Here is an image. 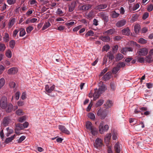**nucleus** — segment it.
Instances as JSON below:
<instances>
[{"label": "nucleus", "mask_w": 153, "mask_h": 153, "mask_svg": "<svg viewBox=\"0 0 153 153\" xmlns=\"http://www.w3.org/2000/svg\"><path fill=\"white\" fill-rule=\"evenodd\" d=\"M103 101H104L103 100H100L96 103V106L97 107L101 106L103 104Z\"/></svg>", "instance_id": "nucleus-49"}, {"label": "nucleus", "mask_w": 153, "mask_h": 153, "mask_svg": "<svg viewBox=\"0 0 153 153\" xmlns=\"http://www.w3.org/2000/svg\"><path fill=\"white\" fill-rule=\"evenodd\" d=\"M94 34V33L93 31L91 30H89L85 34V36L86 37L88 36H93Z\"/></svg>", "instance_id": "nucleus-37"}, {"label": "nucleus", "mask_w": 153, "mask_h": 153, "mask_svg": "<svg viewBox=\"0 0 153 153\" xmlns=\"http://www.w3.org/2000/svg\"><path fill=\"white\" fill-rule=\"evenodd\" d=\"M152 57L149 55L148 56H146V61L148 63H150L152 62Z\"/></svg>", "instance_id": "nucleus-41"}, {"label": "nucleus", "mask_w": 153, "mask_h": 153, "mask_svg": "<svg viewBox=\"0 0 153 153\" xmlns=\"http://www.w3.org/2000/svg\"><path fill=\"white\" fill-rule=\"evenodd\" d=\"M75 7V4L74 3H71L69 6V11L70 12L73 11Z\"/></svg>", "instance_id": "nucleus-36"}, {"label": "nucleus", "mask_w": 153, "mask_h": 153, "mask_svg": "<svg viewBox=\"0 0 153 153\" xmlns=\"http://www.w3.org/2000/svg\"><path fill=\"white\" fill-rule=\"evenodd\" d=\"M19 31V29H17L16 30H15L13 31V37H16V35L17 34V33Z\"/></svg>", "instance_id": "nucleus-64"}, {"label": "nucleus", "mask_w": 153, "mask_h": 153, "mask_svg": "<svg viewBox=\"0 0 153 153\" xmlns=\"http://www.w3.org/2000/svg\"><path fill=\"white\" fill-rule=\"evenodd\" d=\"M5 81L4 78H2L0 79V88H1L4 85Z\"/></svg>", "instance_id": "nucleus-44"}, {"label": "nucleus", "mask_w": 153, "mask_h": 153, "mask_svg": "<svg viewBox=\"0 0 153 153\" xmlns=\"http://www.w3.org/2000/svg\"><path fill=\"white\" fill-rule=\"evenodd\" d=\"M10 119L9 117H5L3 120V123L5 126H6L8 125L10 121Z\"/></svg>", "instance_id": "nucleus-15"}, {"label": "nucleus", "mask_w": 153, "mask_h": 153, "mask_svg": "<svg viewBox=\"0 0 153 153\" xmlns=\"http://www.w3.org/2000/svg\"><path fill=\"white\" fill-rule=\"evenodd\" d=\"M15 18H12L9 22L8 24V28H11L14 24L15 22Z\"/></svg>", "instance_id": "nucleus-31"}, {"label": "nucleus", "mask_w": 153, "mask_h": 153, "mask_svg": "<svg viewBox=\"0 0 153 153\" xmlns=\"http://www.w3.org/2000/svg\"><path fill=\"white\" fill-rule=\"evenodd\" d=\"M6 55L8 58H10L12 56V53L10 50H9L6 52Z\"/></svg>", "instance_id": "nucleus-48"}, {"label": "nucleus", "mask_w": 153, "mask_h": 153, "mask_svg": "<svg viewBox=\"0 0 153 153\" xmlns=\"http://www.w3.org/2000/svg\"><path fill=\"white\" fill-rule=\"evenodd\" d=\"M120 70V69L117 65L116 67H114L113 68L112 72L113 73L116 74Z\"/></svg>", "instance_id": "nucleus-43"}, {"label": "nucleus", "mask_w": 153, "mask_h": 153, "mask_svg": "<svg viewBox=\"0 0 153 153\" xmlns=\"http://www.w3.org/2000/svg\"><path fill=\"white\" fill-rule=\"evenodd\" d=\"M94 15V12L93 10H91L89 13H86L85 14L86 17L87 19L92 18Z\"/></svg>", "instance_id": "nucleus-19"}, {"label": "nucleus", "mask_w": 153, "mask_h": 153, "mask_svg": "<svg viewBox=\"0 0 153 153\" xmlns=\"http://www.w3.org/2000/svg\"><path fill=\"white\" fill-rule=\"evenodd\" d=\"M91 5L89 4H87L86 5H82L80 7V9L83 10L85 11L88 10L91 8Z\"/></svg>", "instance_id": "nucleus-20"}, {"label": "nucleus", "mask_w": 153, "mask_h": 153, "mask_svg": "<svg viewBox=\"0 0 153 153\" xmlns=\"http://www.w3.org/2000/svg\"><path fill=\"white\" fill-rule=\"evenodd\" d=\"M111 137V133H109L105 135L104 138V141L105 143L106 146H110L109 143L110 142V140Z\"/></svg>", "instance_id": "nucleus-7"}, {"label": "nucleus", "mask_w": 153, "mask_h": 153, "mask_svg": "<svg viewBox=\"0 0 153 153\" xmlns=\"http://www.w3.org/2000/svg\"><path fill=\"white\" fill-rule=\"evenodd\" d=\"M148 51L146 48H141L137 52V53L139 56H145L148 53Z\"/></svg>", "instance_id": "nucleus-5"}, {"label": "nucleus", "mask_w": 153, "mask_h": 153, "mask_svg": "<svg viewBox=\"0 0 153 153\" xmlns=\"http://www.w3.org/2000/svg\"><path fill=\"white\" fill-rule=\"evenodd\" d=\"M122 33L123 35H129L130 34V30L128 27L125 28L122 30Z\"/></svg>", "instance_id": "nucleus-22"}, {"label": "nucleus", "mask_w": 153, "mask_h": 153, "mask_svg": "<svg viewBox=\"0 0 153 153\" xmlns=\"http://www.w3.org/2000/svg\"><path fill=\"white\" fill-rule=\"evenodd\" d=\"M33 29V27L31 26L27 27L26 28V31L27 33H30Z\"/></svg>", "instance_id": "nucleus-54"}, {"label": "nucleus", "mask_w": 153, "mask_h": 153, "mask_svg": "<svg viewBox=\"0 0 153 153\" xmlns=\"http://www.w3.org/2000/svg\"><path fill=\"white\" fill-rule=\"evenodd\" d=\"M140 7V5L139 3H137L134 4V6L132 8V10L133 11H135L137 9Z\"/></svg>", "instance_id": "nucleus-51"}, {"label": "nucleus", "mask_w": 153, "mask_h": 153, "mask_svg": "<svg viewBox=\"0 0 153 153\" xmlns=\"http://www.w3.org/2000/svg\"><path fill=\"white\" fill-rule=\"evenodd\" d=\"M26 117L25 116L20 117L18 120V121L21 123L23 122L26 120Z\"/></svg>", "instance_id": "nucleus-56"}, {"label": "nucleus", "mask_w": 153, "mask_h": 153, "mask_svg": "<svg viewBox=\"0 0 153 153\" xmlns=\"http://www.w3.org/2000/svg\"><path fill=\"white\" fill-rule=\"evenodd\" d=\"M99 87L98 89L97 88L94 89V92L93 95L94 100H95L100 97L101 94L104 92L105 89V85L103 84V82H101L98 84Z\"/></svg>", "instance_id": "nucleus-1"}, {"label": "nucleus", "mask_w": 153, "mask_h": 153, "mask_svg": "<svg viewBox=\"0 0 153 153\" xmlns=\"http://www.w3.org/2000/svg\"><path fill=\"white\" fill-rule=\"evenodd\" d=\"M138 42L142 44H144L147 42V41L143 38H141L139 39Z\"/></svg>", "instance_id": "nucleus-47"}, {"label": "nucleus", "mask_w": 153, "mask_h": 153, "mask_svg": "<svg viewBox=\"0 0 153 153\" xmlns=\"http://www.w3.org/2000/svg\"><path fill=\"white\" fill-rule=\"evenodd\" d=\"M140 29V25L138 24H136L134 27V31L136 33H138Z\"/></svg>", "instance_id": "nucleus-29"}, {"label": "nucleus", "mask_w": 153, "mask_h": 153, "mask_svg": "<svg viewBox=\"0 0 153 153\" xmlns=\"http://www.w3.org/2000/svg\"><path fill=\"white\" fill-rule=\"evenodd\" d=\"M6 111L7 113L11 112L13 110V106L11 103H8L6 107Z\"/></svg>", "instance_id": "nucleus-14"}, {"label": "nucleus", "mask_w": 153, "mask_h": 153, "mask_svg": "<svg viewBox=\"0 0 153 153\" xmlns=\"http://www.w3.org/2000/svg\"><path fill=\"white\" fill-rule=\"evenodd\" d=\"M76 23H75L74 22L72 21L66 23L65 25L68 28H69L71 27L74 25L76 24Z\"/></svg>", "instance_id": "nucleus-35"}, {"label": "nucleus", "mask_w": 153, "mask_h": 153, "mask_svg": "<svg viewBox=\"0 0 153 153\" xmlns=\"http://www.w3.org/2000/svg\"><path fill=\"white\" fill-rule=\"evenodd\" d=\"M111 88L113 91H114L116 88V83L111 82L110 83Z\"/></svg>", "instance_id": "nucleus-38"}, {"label": "nucleus", "mask_w": 153, "mask_h": 153, "mask_svg": "<svg viewBox=\"0 0 153 153\" xmlns=\"http://www.w3.org/2000/svg\"><path fill=\"white\" fill-rule=\"evenodd\" d=\"M8 104L7 97L5 96L2 97L0 101L1 108L2 109H6Z\"/></svg>", "instance_id": "nucleus-2"}, {"label": "nucleus", "mask_w": 153, "mask_h": 153, "mask_svg": "<svg viewBox=\"0 0 153 153\" xmlns=\"http://www.w3.org/2000/svg\"><path fill=\"white\" fill-rule=\"evenodd\" d=\"M133 50V48L132 47L123 48L121 50V52L123 54H125L128 52L132 51Z\"/></svg>", "instance_id": "nucleus-10"}, {"label": "nucleus", "mask_w": 153, "mask_h": 153, "mask_svg": "<svg viewBox=\"0 0 153 153\" xmlns=\"http://www.w3.org/2000/svg\"><path fill=\"white\" fill-rule=\"evenodd\" d=\"M115 32V30L114 28L109 29L105 32V33H106L108 35H112L114 34Z\"/></svg>", "instance_id": "nucleus-30"}, {"label": "nucleus", "mask_w": 153, "mask_h": 153, "mask_svg": "<svg viewBox=\"0 0 153 153\" xmlns=\"http://www.w3.org/2000/svg\"><path fill=\"white\" fill-rule=\"evenodd\" d=\"M132 58L131 57H128L125 60V61L127 63V65L129 66V64H128L129 62L132 60Z\"/></svg>", "instance_id": "nucleus-57"}, {"label": "nucleus", "mask_w": 153, "mask_h": 153, "mask_svg": "<svg viewBox=\"0 0 153 153\" xmlns=\"http://www.w3.org/2000/svg\"><path fill=\"white\" fill-rule=\"evenodd\" d=\"M106 56L107 59L108 58L109 60V61L112 60V59H114V58L113 54L111 52H108L107 53V55Z\"/></svg>", "instance_id": "nucleus-23"}, {"label": "nucleus", "mask_w": 153, "mask_h": 153, "mask_svg": "<svg viewBox=\"0 0 153 153\" xmlns=\"http://www.w3.org/2000/svg\"><path fill=\"white\" fill-rule=\"evenodd\" d=\"M149 16V13L148 12H145L144 13L143 15V19H145L147 18Z\"/></svg>", "instance_id": "nucleus-61"}, {"label": "nucleus", "mask_w": 153, "mask_h": 153, "mask_svg": "<svg viewBox=\"0 0 153 153\" xmlns=\"http://www.w3.org/2000/svg\"><path fill=\"white\" fill-rule=\"evenodd\" d=\"M6 48L5 44L3 43L0 44V51H3Z\"/></svg>", "instance_id": "nucleus-46"}, {"label": "nucleus", "mask_w": 153, "mask_h": 153, "mask_svg": "<svg viewBox=\"0 0 153 153\" xmlns=\"http://www.w3.org/2000/svg\"><path fill=\"white\" fill-rule=\"evenodd\" d=\"M103 145L102 140L99 138H97L95 140V145H94L97 148L101 147Z\"/></svg>", "instance_id": "nucleus-11"}, {"label": "nucleus", "mask_w": 153, "mask_h": 153, "mask_svg": "<svg viewBox=\"0 0 153 153\" xmlns=\"http://www.w3.org/2000/svg\"><path fill=\"white\" fill-rule=\"evenodd\" d=\"M126 65V64L123 62H120L117 65V67L119 68L120 69L121 68H124Z\"/></svg>", "instance_id": "nucleus-33"}, {"label": "nucleus", "mask_w": 153, "mask_h": 153, "mask_svg": "<svg viewBox=\"0 0 153 153\" xmlns=\"http://www.w3.org/2000/svg\"><path fill=\"white\" fill-rule=\"evenodd\" d=\"M16 0H7V2L9 4L12 5L16 3Z\"/></svg>", "instance_id": "nucleus-58"}, {"label": "nucleus", "mask_w": 153, "mask_h": 153, "mask_svg": "<svg viewBox=\"0 0 153 153\" xmlns=\"http://www.w3.org/2000/svg\"><path fill=\"white\" fill-rule=\"evenodd\" d=\"M123 58V55L120 53H119L116 56L115 59L117 61H119L122 59Z\"/></svg>", "instance_id": "nucleus-27"}, {"label": "nucleus", "mask_w": 153, "mask_h": 153, "mask_svg": "<svg viewBox=\"0 0 153 153\" xmlns=\"http://www.w3.org/2000/svg\"><path fill=\"white\" fill-rule=\"evenodd\" d=\"M126 23V20L125 19H123L118 21L116 23V25L118 27H120L124 25Z\"/></svg>", "instance_id": "nucleus-9"}, {"label": "nucleus", "mask_w": 153, "mask_h": 153, "mask_svg": "<svg viewBox=\"0 0 153 153\" xmlns=\"http://www.w3.org/2000/svg\"><path fill=\"white\" fill-rule=\"evenodd\" d=\"M103 123H100L99 126V128L100 133L102 134L104 132L107 131L109 128V126L108 125H105L103 127Z\"/></svg>", "instance_id": "nucleus-3"}, {"label": "nucleus", "mask_w": 153, "mask_h": 153, "mask_svg": "<svg viewBox=\"0 0 153 153\" xmlns=\"http://www.w3.org/2000/svg\"><path fill=\"white\" fill-rule=\"evenodd\" d=\"M16 114L19 116L22 115L24 114V112L22 110L18 109L16 112Z\"/></svg>", "instance_id": "nucleus-40"}, {"label": "nucleus", "mask_w": 153, "mask_h": 153, "mask_svg": "<svg viewBox=\"0 0 153 153\" xmlns=\"http://www.w3.org/2000/svg\"><path fill=\"white\" fill-rule=\"evenodd\" d=\"M114 148L115 152L116 153H120V152L121 149L119 142L117 143L114 145Z\"/></svg>", "instance_id": "nucleus-12"}, {"label": "nucleus", "mask_w": 153, "mask_h": 153, "mask_svg": "<svg viewBox=\"0 0 153 153\" xmlns=\"http://www.w3.org/2000/svg\"><path fill=\"white\" fill-rule=\"evenodd\" d=\"M137 61L141 63L144 62L145 61V59L143 57H140L139 56H137Z\"/></svg>", "instance_id": "nucleus-42"}, {"label": "nucleus", "mask_w": 153, "mask_h": 153, "mask_svg": "<svg viewBox=\"0 0 153 153\" xmlns=\"http://www.w3.org/2000/svg\"><path fill=\"white\" fill-rule=\"evenodd\" d=\"M16 136V135L14 134L11 137L7 138L4 141V143L6 144H8L10 142L13 140L15 138Z\"/></svg>", "instance_id": "nucleus-21"}, {"label": "nucleus", "mask_w": 153, "mask_h": 153, "mask_svg": "<svg viewBox=\"0 0 153 153\" xmlns=\"http://www.w3.org/2000/svg\"><path fill=\"white\" fill-rule=\"evenodd\" d=\"M89 131L93 135L95 136L97 134V130L94 126Z\"/></svg>", "instance_id": "nucleus-25"}, {"label": "nucleus", "mask_w": 153, "mask_h": 153, "mask_svg": "<svg viewBox=\"0 0 153 153\" xmlns=\"http://www.w3.org/2000/svg\"><path fill=\"white\" fill-rule=\"evenodd\" d=\"M82 27V25H79L77 27H75L73 29V31L74 32H76L79 29L81 28Z\"/></svg>", "instance_id": "nucleus-53"}, {"label": "nucleus", "mask_w": 153, "mask_h": 153, "mask_svg": "<svg viewBox=\"0 0 153 153\" xmlns=\"http://www.w3.org/2000/svg\"><path fill=\"white\" fill-rule=\"evenodd\" d=\"M9 39L10 37L9 34L7 33H5L3 37L4 41L6 43L8 42L9 40Z\"/></svg>", "instance_id": "nucleus-24"}, {"label": "nucleus", "mask_w": 153, "mask_h": 153, "mask_svg": "<svg viewBox=\"0 0 153 153\" xmlns=\"http://www.w3.org/2000/svg\"><path fill=\"white\" fill-rule=\"evenodd\" d=\"M9 85L10 88H14L16 86V83L13 82H10Z\"/></svg>", "instance_id": "nucleus-62"}, {"label": "nucleus", "mask_w": 153, "mask_h": 153, "mask_svg": "<svg viewBox=\"0 0 153 153\" xmlns=\"http://www.w3.org/2000/svg\"><path fill=\"white\" fill-rule=\"evenodd\" d=\"M153 10V4H151L148 5L147 8V10L150 12L152 11Z\"/></svg>", "instance_id": "nucleus-52"}, {"label": "nucleus", "mask_w": 153, "mask_h": 153, "mask_svg": "<svg viewBox=\"0 0 153 153\" xmlns=\"http://www.w3.org/2000/svg\"><path fill=\"white\" fill-rule=\"evenodd\" d=\"M5 69V67L2 65H0V74H2Z\"/></svg>", "instance_id": "nucleus-60"}, {"label": "nucleus", "mask_w": 153, "mask_h": 153, "mask_svg": "<svg viewBox=\"0 0 153 153\" xmlns=\"http://www.w3.org/2000/svg\"><path fill=\"white\" fill-rule=\"evenodd\" d=\"M100 39L104 42H108L110 40V38L108 36H101L100 37Z\"/></svg>", "instance_id": "nucleus-16"}, {"label": "nucleus", "mask_w": 153, "mask_h": 153, "mask_svg": "<svg viewBox=\"0 0 153 153\" xmlns=\"http://www.w3.org/2000/svg\"><path fill=\"white\" fill-rule=\"evenodd\" d=\"M113 140H115L117 139V134L116 132H114L112 134Z\"/></svg>", "instance_id": "nucleus-55"}, {"label": "nucleus", "mask_w": 153, "mask_h": 153, "mask_svg": "<svg viewBox=\"0 0 153 153\" xmlns=\"http://www.w3.org/2000/svg\"><path fill=\"white\" fill-rule=\"evenodd\" d=\"M15 42L14 40H11L9 42V45L10 47L12 48H13L15 45Z\"/></svg>", "instance_id": "nucleus-45"}, {"label": "nucleus", "mask_w": 153, "mask_h": 153, "mask_svg": "<svg viewBox=\"0 0 153 153\" xmlns=\"http://www.w3.org/2000/svg\"><path fill=\"white\" fill-rule=\"evenodd\" d=\"M111 72L110 71L108 72L102 77V79L104 81H106L109 80L111 77Z\"/></svg>", "instance_id": "nucleus-13"}, {"label": "nucleus", "mask_w": 153, "mask_h": 153, "mask_svg": "<svg viewBox=\"0 0 153 153\" xmlns=\"http://www.w3.org/2000/svg\"><path fill=\"white\" fill-rule=\"evenodd\" d=\"M19 30L20 31L19 36H23L26 33L25 29L23 28H21L19 29Z\"/></svg>", "instance_id": "nucleus-34"}, {"label": "nucleus", "mask_w": 153, "mask_h": 153, "mask_svg": "<svg viewBox=\"0 0 153 153\" xmlns=\"http://www.w3.org/2000/svg\"><path fill=\"white\" fill-rule=\"evenodd\" d=\"M107 7V5L106 4H101L97 6L95 9L97 10H100L106 8Z\"/></svg>", "instance_id": "nucleus-18"}, {"label": "nucleus", "mask_w": 153, "mask_h": 153, "mask_svg": "<svg viewBox=\"0 0 153 153\" xmlns=\"http://www.w3.org/2000/svg\"><path fill=\"white\" fill-rule=\"evenodd\" d=\"M88 117L91 119L92 120H94L95 119V116L94 114L92 113H90L88 115Z\"/></svg>", "instance_id": "nucleus-50"}, {"label": "nucleus", "mask_w": 153, "mask_h": 153, "mask_svg": "<svg viewBox=\"0 0 153 153\" xmlns=\"http://www.w3.org/2000/svg\"><path fill=\"white\" fill-rule=\"evenodd\" d=\"M23 126L22 124L20 123H18L16 125V128L17 130H22L24 129V127Z\"/></svg>", "instance_id": "nucleus-32"}, {"label": "nucleus", "mask_w": 153, "mask_h": 153, "mask_svg": "<svg viewBox=\"0 0 153 153\" xmlns=\"http://www.w3.org/2000/svg\"><path fill=\"white\" fill-rule=\"evenodd\" d=\"M110 47L108 45H104L102 48V51H108L110 49Z\"/></svg>", "instance_id": "nucleus-39"}, {"label": "nucleus", "mask_w": 153, "mask_h": 153, "mask_svg": "<svg viewBox=\"0 0 153 153\" xmlns=\"http://www.w3.org/2000/svg\"><path fill=\"white\" fill-rule=\"evenodd\" d=\"M119 15L120 14L116 13L115 10L111 12V17L112 18H117L119 16Z\"/></svg>", "instance_id": "nucleus-28"}, {"label": "nucleus", "mask_w": 153, "mask_h": 153, "mask_svg": "<svg viewBox=\"0 0 153 153\" xmlns=\"http://www.w3.org/2000/svg\"><path fill=\"white\" fill-rule=\"evenodd\" d=\"M25 138V137L24 136H22L20 137L19 138L18 142L19 143H21L23 140H24Z\"/></svg>", "instance_id": "nucleus-63"}, {"label": "nucleus", "mask_w": 153, "mask_h": 153, "mask_svg": "<svg viewBox=\"0 0 153 153\" xmlns=\"http://www.w3.org/2000/svg\"><path fill=\"white\" fill-rule=\"evenodd\" d=\"M122 38L120 36H116L114 37V39L115 41H119Z\"/></svg>", "instance_id": "nucleus-59"}, {"label": "nucleus", "mask_w": 153, "mask_h": 153, "mask_svg": "<svg viewBox=\"0 0 153 153\" xmlns=\"http://www.w3.org/2000/svg\"><path fill=\"white\" fill-rule=\"evenodd\" d=\"M97 114L100 116L101 119H104L107 115V113L105 110H102L101 109H99L97 111Z\"/></svg>", "instance_id": "nucleus-4"}, {"label": "nucleus", "mask_w": 153, "mask_h": 153, "mask_svg": "<svg viewBox=\"0 0 153 153\" xmlns=\"http://www.w3.org/2000/svg\"><path fill=\"white\" fill-rule=\"evenodd\" d=\"M113 105V102L111 101L108 100L104 104L105 107L106 108H108L110 107Z\"/></svg>", "instance_id": "nucleus-26"}, {"label": "nucleus", "mask_w": 153, "mask_h": 153, "mask_svg": "<svg viewBox=\"0 0 153 153\" xmlns=\"http://www.w3.org/2000/svg\"><path fill=\"white\" fill-rule=\"evenodd\" d=\"M94 127L92 123L90 121H87L85 123V128L88 130H90Z\"/></svg>", "instance_id": "nucleus-17"}, {"label": "nucleus", "mask_w": 153, "mask_h": 153, "mask_svg": "<svg viewBox=\"0 0 153 153\" xmlns=\"http://www.w3.org/2000/svg\"><path fill=\"white\" fill-rule=\"evenodd\" d=\"M58 128L62 133L68 135L70 134V131L66 128L64 126L59 125Z\"/></svg>", "instance_id": "nucleus-6"}, {"label": "nucleus", "mask_w": 153, "mask_h": 153, "mask_svg": "<svg viewBox=\"0 0 153 153\" xmlns=\"http://www.w3.org/2000/svg\"><path fill=\"white\" fill-rule=\"evenodd\" d=\"M18 68L16 67H12L9 69L7 73L10 75H13L16 74L18 72Z\"/></svg>", "instance_id": "nucleus-8"}]
</instances>
